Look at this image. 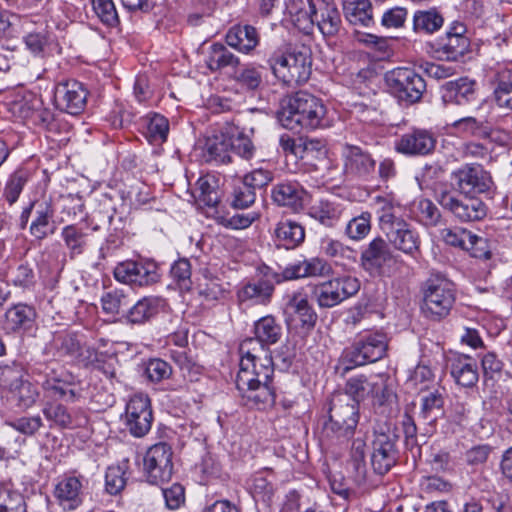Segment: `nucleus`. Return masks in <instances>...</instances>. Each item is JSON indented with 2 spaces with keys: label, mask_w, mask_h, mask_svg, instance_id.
Segmentation results:
<instances>
[{
  "label": "nucleus",
  "mask_w": 512,
  "mask_h": 512,
  "mask_svg": "<svg viewBox=\"0 0 512 512\" xmlns=\"http://www.w3.org/2000/svg\"><path fill=\"white\" fill-rule=\"evenodd\" d=\"M444 400L437 391L430 392L421 400V408L419 417L428 424H434L436 420L443 414Z\"/></svg>",
  "instance_id": "6e6d98bb"
},
{
  "label": "nucleus",
  "mask_w": 512,
  "mask_h": 512,
  "mask_svg": "<svg viewBox=\"0 0 512 512\" xmlns=\"http://www.w3.org/2000/svg\"><path fill=\"white\" fill-rule=\"evenodd\" d=\"M88 90L83 83L75 79L58 82L54 90L56 106L71 115L84 111L87 104Z\"/></svg>",
  "instance_id": "dca6fc26"
},
{
  "label": "nucleus",
  "mask_w": 512,
  "mask_h": 512,
  "mask_svg": "<svg viewBox=\"0 0 512 512\" xmlns=\"http://www.w3.org/2000/svg\"><path fill=\"white\" fill-rule=\"evenodd\" d=\"M0 512H26L24 497L11 482L0 484Z\"/></svg>",
  "instance_id": "8fccbe9b"
},
{
  "label": "nucleus",
  "mask_w": 512,
  "mask_h": 512,
  "mask_svg": "<svg viewBox=\"0 0 512 512\" xmlns=\"http://www.w3.org/2000/svg\"><path fill=\"white\" fill-rule=\"evenodd\" d=\"M92 8L98 19L108 27L119 23V16L113 0H92Z\"/></svg>",
  "instance_id": "e2e57ef3"
},
{
  "label": "nucleus",
  "mask_w": 512,
  "mask_h": 512,
  "mask_svg": "<svg viewBox=\"0 0 512 512\" xmlns=\"http://www.w3.org/2000/svg\"><path fill=\"white\" fill-rule=\"evenodd\" d=\"M228 46L242 54H250L259 44V34L253 26L236 25L228 30L225 36Z\"/></svg>",
  "instance_id": "72a5a7b5"
},
{
  "label": "nucleus",
  "mask_w": 512,
  "mask_h": 512,
  "mask_svg": "<svg viewBox=\"0 0 512 512\" xmlns=\"http://www.w3.org/2000/svg\"><path fill=\"white\" fill-rule=\"evenodd\" d=\"M87 234L76 225H67L61 230V237L69 250L70 257L80 255L86 247Z\"/></svg>",
  "instance_id": "4d7b16f0"
},
{
  "label": "nucleus",
  "mask_w": 512,
  "mask_h": 512,
  "mask_svg": "<svg viewBox=\"0 0 512 512\" xmlns=\"http://www.w3.org/2000/svg\"><path fill=\"white\" fill-rule=\"evenodd\" d=\"M125 420L127 429L134 437H143L150 431L153 415L147 395L138 393L130 398L126 405Z\"/></svg>",
  "instance_id": "f3484780"
},
{
  "label": "nucleus",
  "mask_w": 512,
  "mask_h": 512,
  "mask_svg": "<svg viewBox=\"0 0 512 512\" xmlns=\"http://www.w3.org/2000/svg\"><path fill=\"white\" fill-rule=\"evenodd\" d=\"M251 376L253 374H250V372H243L240 376H236V388L242 404L258 409L272 406L276 395L270 385L271 380H254Z\"/></svg>",
  "instance_id": "9b49d317"
},
{
  "label": "nucleus",
  "mask_w": 512,
  "mask_h": 512,
  "mask_svg": "<svg viewBox=\"0 0 512 512\" xmlns=\"http://www.w3.org/2000/svg\"><path fill=\"white\" fill-rule=\"evenodd\" d=\"M346 394L351 401L359 402L369 396L376 398L379 404H383L390 397V393L382 378L371 377L365 375H357L351 377L346 383Z\"/></svg>",
  "instance_id": "a211bd4d"
},
{
  "label": "nucleus",
  "mask_w": 512,
  "mask_h": 512,
  "mask_svg": "<svg viewBox=\"0 0 512 512\" xmlns=\"http://www.w3.org/2000/svg\"><path fill=\"white\" fill-rule=\"evenodd\" d=\"M193 196L199 205L215 207L221 199L216 176L211 174L201 176L196 182Z\"/></svg>",
  "instance_id": "a19ab883"
},
{
  "label": "nucleus",
  "mask_w": 512,
  "mask_h": 512,
  "mask_svg": "<svg viewBox=\"0 0 512 512\" xmlns=\"http://www.w3.org/2000/svg\"><path fill=\"white\" fill-rule=\"evenodd\" d=\"M332 273L331 265L323 258L311 257L287 265L281 274H274V280L281 283L300 278L327 277Z\"/></svg>",
  "instance_id": "6ab92c4d"
},
{
  "label": "nucleus",
  "mask_w": 512,
  "mask_h": 512,
  "mask_svg": "<svg viewBox=\"0 0 512 512\" xmlns=\"http://www.w3.org/2000/svg\"><path fill=\"white\" fill-rule=\"evenodd\" d=\"M115 279L131 287H147L160 281L161 275L156 262L152 260H126L114 268Z\"/></svg>",
  "instance_id": "9d476101"
},
{
  "label": "nucleus",
  "mask_w": 512,
  "mask_h": 512,
  "mask_svg": "<svg viewBox=\"0 0 512 512\" xmlns=\"http://www.w3.org/2000/svg\"><path fill=\"white\" fill-rule=\"evenodd\" d=\"M359 421V405L348 396L337 395L331 400L329 420L324 425L328 437H350Z\"/></svg>",
  "instance_id": "20e7f679"
},
{
  "label": "nucleus",
  "mask_w": 512,
  "mask_h": 512,
  "mask_svg": "<svg viewBox=\"0 0 512 512\" xmlns=\"http://www.w3.org/2000/svg\"><path fill=\"white\" fill-rule=\"evenodd\" d=\"M477 83L468 77L446 82L441 87V98L445 104L464 106L476 100Z\"/></svg>",
  "instance_id": "bb28decb"
},
{
  "label": "nucleus",
  "mask_w": 512,
  "mask_h": 512,
  "mask_svg": "<svg viewBox=\"0 0 512 512\" xmlns=\"http://www.w3.org/2000/svg\"><path fill=\"white\" fill-rule=\"evenodd\" d=\"M313 27L316 25L324 37L336 36L341 27L340 12L333 0H313Z\"/></svg>",
  "instance_id": "b1692460"
},
{
  "label": "nucleus",
  "mask_w": 512,
  "mask_h": 512,
  "mask_svg": "<svg viewBox=\"0 0 512 512\" xmlns=\"http://www.w3.org/2000/svg\"><path fill=\"white\" fill-rule=\"evenodd\" d=\"M173 452L169 444L160 442L151 446L144 457V470L152 484L167 482L173 474Z\"/></svg>",
  "instance_id": "2eb2a0df"
},
{
  "label": "nucleus",
  "mask_w": 512,
  "mask_h": 512,
  "mask_svg": "<svg viewBox=\"0 0 512 512\" xmlns=\"http://www.w3.org/2000/svg\"><path fill=\"white\" fill-rule=\"evenodd\" d=\"M24 380V371L18 364L0 366V386L8 392Z\"/></svg>",
  "instance_id": "774afa93"
},
{
  "label": "nucleus",
  "mask_w": 512,
  "mask_h": 512,
  "mask_svg": "<svg viewBox=\"0 0 512 512\" xmlns=\"http://www.w3.org/2000/svg\"><path fill=\"white\" fill-rule=\"evenodd\" d=\"M42 387L52 397L64 401L73 402L77 397L74 377L63 368H47Z\"/></svg>",
  "instance_id": "a878e982"
},
{
  "label": "nucleus",
  "mask_w": 512,
  "mask_h": 512,
  "mask_svg": "<svg viewBox=\"0 0 512 512\" xmlns=\"http://www.w3.org/2000/svg\"><path fill=\"white\" fill-rule=\"evenodd\" d=\"M386 82L395 97L405 104L420 101L426 89L424 79L406 67H398L387 73Z\"/></svg>",
  "instance_id": "0eeeda50"
},
{
  "label": "nucleus",
  "mask_w": 512,
  "mask_h": 512,
  "mask_svg": "<svg viewBox=\"0 0 512 512\" xmlns=\"http://www.w3.org/2000/svg\"><path fill=\"white\" fill-rule=\"evenodd\" d=\"M241 355L240 368L237 376L243 372L253 374L254 380H271L274 368L269 351L259 345L255 340L245 339L239 347Z\"/></svg>",
  "instance_id": "423d86ee"
},
{
  "label": "nucleus",
  "mask_w": 512,
  "mask_h": 512,
  "mask_svg": "<svg viewBox=\"0 0 512 512\" xmlns=\"http://www.w3.org/2000/svg\"><path fill=\"white\" fill-rule=\"evenodd\" d=\"M285 313L288 321L299 323L303 330L310 331L317 322V313L309 302L308 295L303 290L293 292L288 296Z\"/></svg>",
  "instance_id": "412c9836"
},
{
  "label": "nucleus",
  "mask_w": 512,
  "mask_h": 512,
  "mask_svg": "<svg viewBox=\"0 0 512 512\" xmlns=\"http://www.w3.org/2000/svg\"><path fill=\"white\" fill-rule=\"evenodd\" d=\"M54 209L47 203L36 206L35 216L30 224L29 232L37 240H43L55 232L53 224Z\"/></svg>",
  "instance_id": "58836bf2"
},
{
  "label": "nucleus",
  "mask_w": 512,
  "mask_h": 512,
  "mask_svg": "<svg viewBox=\"0 0 512 512\" xmlns=\"http://www.w3.org/2000/svg\"><path fill=\"white\" fill-rule=\"evenodd\" d=\"M143 135L149 143L160 145L167 140L169 121L163 115L150 113L141 119Z\"/></svg>",
  "instance_id": "ea45409f"
},
{
  "label": "nucleus",
  "mask_w": 512,
  "mask_h": 512,
  "mask_svg": "<svg viewBox=\"0 0 512 512\" xmlns=\"http://www.w3.org/2000/svg\"><path fill=\"white\" fill-rule=\"evenodd\" d=\"M262 66L246 65L235 74V81L249 90L257 89L262 83Z\"/></svg>",
  "instance_id": "0e129e2a"
},
{
  "label": "nucleus",
  "mask_w": 512,
  "mask_h": 512,
  "mask_svg": "<svg viewBox=\"0 0 512 512\" xmlns=\"http://www.w3.org/2000/svg\"><path fill=\"white\" fill-rule=\"evenodd\" d=\"M395 147L405 155H426L434 149L435 139L426 130L414 129L403 134L396 141Z\"/></svg>",
  "instance_id": "7c9ffc66"
},
{
  "label": "nucleus",
  "mask_w": 512,
  "mask_h": 512,
  "mask_svg": "<svg viewBox=\"0 0 512 512\" xmlns=\"http://www.w3.org/2000/svg\"><path fill=\"white\" fill-rule=\"evenodd\" d=\"M313 0H289L286 13L292 24L301 32L310 34L313 30Z\"/></svg>",
  "instance_id": "c9c22d12"
},
{
  "label": "nucleus",
  "mask_w": 512,
  "mask_h": 512,
  "mask_svg": "<svg viewBox=\"0 0 512 512\" xmlns=\"http://www.w3.org/2000/svg\"><path fill=\"white\" fill-rule=\"evenodd\" d=\"M493 97L498 106L503 99L512 93V65L499 67L492 78Z\"/></svg>",
  "instance_id": "603ef678"
},
{
  "label": "nucleus",
  "mask_w": 512,
  "mask_h": 512,
  "mask_svg": "<svg viewBox=\"0 0 512 512\" xmlns=\"http://www.w3.org/2000/svg\"><path fill=\"white\" fill-rule=\"evenodd\" d=\"M359 290L360 281L356 277L344 275L316 285L313 294L319 307L332 308L356 295Z\"/></svg>",
  "instance_id": "6e6552de"
},
{
  "label": "nucleus",
  "mask_w": 512,
  "mask_h": 512,
  "mask_svg": "<svg viewBox=\"0 0 512 512\" xmlns=\"http://www.w3.org/2000/svg\"><path fill=\"white\" fill-rule=\"evenodd\" d=\"M255 340L263 348L277 343L282 336V327L272 315H266L254 323Z\"/></svg>",
  "instance_id": "37998d69"
},
{
  "label": "nucleus",
  "mask_w": 512,
  "mask_h": 512,
  "mask_svg": "<svg viewBox=\"0 0 512 512\" xmlns=\"http://www.w3.org/2000/svg\"><path fill=\"white\" fill-rule=\"evenodd\" d=\"M42 413L51 423L50 427L76 429L84 427L88 423V417L83 410H69L62 404L46 403L42 409Z\"/></svg>",
  "instance_id": "393cba45"
},
{
  "label": "nucleus",
  "mask_w": 512,
  "mask_h": 512,
  "mask_svg": "<svg viewBox=\"0 0 512 512\" xmlns=\"http://www.w3.org/2000/svg\"><path fill=\"white\" fill-rule=\"evenodd\" d=\"M371 221V213L368 211L362 212L348 221L345 227V235L353 241L364 239L370 233Z\"/></svg>",
  "instance_id": "bf43d9fd"
},
{
  "label": "nucleus",
  "mask_w": 512,
  "mask_h": 512,
  "mask_svg": "<svg viewBox=\"0 0 512 512\" xmlns=\"http://www.w3.org/2000/svg\"><path fill=\"white\" fill-rule=\"evenodd\" d=\"M53 497L63 511L77 510L85 499L82 479L76 476L62 477L54 486Z\"/></svg>",
  "instance_id": "aec40b11"
},
{
  "label": "nucleus",
  "mask_w": 512,
  "mask_h": 512,
  "mask_svg": "<svg viewBox=\"0 0 512 512\" xmlns=\"http://www.w3.org/2000/svg\"><path fill=\"white\" fill-rule=\"evenodd\" d=\"M227 133L230 136L231 151L245 160L254 157L256 148L248 135L232 124H227Z\"/></svg>",
  "instance_id": "49530a36"
},
{
  "label": "nucleus",
  "mask_w": 512,
  "mask_h": 512,
  "mask_svg": "<svg viewBox=\"0 0 512 512\" xmlns=\"http://www.w3.org/2000/svg\"><path fill=\"white\" fill-rule=\"evenodd\" d=\"M32 306L18 303L6 310L1 319V328L7 334L21 333L32 329L36 320Z\"/></svg>",
  "instance_id": "cd10ccee"
},
{
  "label": "nucleus",
  "mask_w": 512,
  "mask_h": 512,
  "mask_svg": "<svg viewBox=\"0 0 512 512\" xmlns=\"http://www.w3.org/2000/svg\"><path fill=\"white\" fill-rule=\"evenodd\" d=\"M275 272L266 273L264 278L255 282L245 284L237 292L240 302H250L251 304L266 305L270 302L274 293V277Z\"/></svg>",
  "instance_id": "2f4dec72"
},
{
  "label": "nucleus",
  "mask_w": 512,
  "mask_h": 512,
  "mask_svg": "<svg viewBox=\"0 0 512 512\" xmlns=\"http://www.w3.org/2000/svg\"><path fill=\"white\" fill-rule=\"evenodd\" d=\"M326 107L316 96L300 91L284 99L277 113L279 123L286 129H316L323 126Z\"/></svg>",
  "instance_id": "f257e3e1"
},
{
  "label": "nucleus",
  "mask_w": 512,
  "mask_h": 512,
  "mask_svg": "<svg viewBox=\"0 0 512 512\" xmlns=\"http://www.w3.org/2000/svg\"><path fill=\"white\" fill-rule=\"evenodd\" d=\"M451 375L458 385L472 387L478 381L475 359L468 355H456L450 359Z\"/></svg>",
  "instance_id": "e433bc0d"
},
{
  "label": "nucleus",
  "mask_w": 512,
  "mask_h": 512,
  "mask_svg": "<svg viewBox=\"0 0 512 512\" xmlns=\"http://www.w3.org/2000/svg\"><path fill=\"white\" fill-rule=\"evenodd\" d=\"M444 23L442 15L436 9L416 11L413 16V30L432 34Z\"/></svg>",
  "instance_id": "3c124183"
},
{
  "label": "nucleus",
  "mask_w": 512,
  "mask_h": 512,
  "mask_svg": "<svg viewBox=\"0 0 512 512\" xmlns=\"http://www.w3.org/2000/svg\"><path fill=\"white\" fill-rule=\"evenodd\" d=\"M268 63L274 76L288 86L306 83L311 75V52L306 47L275 51Z\"/></svg>",
  "instance_id": "7ed1b4c3"
},
{
  "label": "nucleus",
  "mask_w": 512,
  "mask_h": 512,
  "mask_svg": "<svg viewBox=\"0 0 512 512\" xmlns=\"http://www.w3.org/2000/svg\"><path fill=\"white\" fill-rule=\"evenodd\" d=\"M129 303L128 297L122 290H113L105 293L101 297V305L104 313L110 315L119 314L122 307Z\"/></svg>",
  "instance_id": "338daca9"
},
{
  "label": "nucleus",
  "mask_w": 512,
  "mask_h": 512,
  "mask_svg": "<svg viewBox=\"0 0 512 512\" xmlns=\"http://www.w3.org/2000/svg\"><path fill=\"white\" fill-rule=\"evenodd\" d=\"M343 212L340 203L328 199H321L309 208L308 215L326 227H334Z\"/></svg>",
  "instance_id": "79ce46f5"
},
{
  "label": "nucleus",
  "mask_w": 512,
  "mask_h": 512,
  "mask_svg": "<svg viewBox=\"0 0 512 512\" xmlns=\"http://www.w3.org/2000/svg\"><path fill=\"white\" fill-rule=\"evenodd\" d=\"M31 176V171L25 167H19L9 175L3 196L10 205L18 200L24 186L30 180Z\"/></svg>",
  "instance_id": "de8ad7c7"
},
{
  "label": "nucleus",
  "mask_w": 512,
  "mask_h": 512,
  "mask_svg": "<svg viewBox=\"0 0 512 512\" xmlns=\"http://www.w3.org/2000/svg\"><path fill=\"white\" fill-rule=\"evenodd\" d=\"M391 251L382 238L373 239L362 252V260L371 266L380 267L391 259Z\"/></svg>",
  "instance_id": "864d4df0"
},
{
  "label": "nucleus",
  "mask_w": 512,
  "mask_h": 512,
  "mask_svg": "<svg viewBox=\"0 0 512 512\" xmlns=\"http://www.w3.org/2000/svg\"><path fill=\"white\" fill-rule=\"evenodd\" d=\"M457 190L464 195L483 194L492 190L491 174L478 164H465L451 173Z\"/></svg>",
  "instance_id": "4468645a"
},
{
  "label": "nucleus",
  "mask_w": 512,
  "mask_h": 512,
  "mask_svg": "<svg viewBox=\"0 0 512 512\" xmlns=\"http://www.w3.org/2000/svg\"><path fill=\"white\" fill-rule=\"evenodd\" d=\"M411 212L415 219L425 226H434L440 219V211L429 199L420 198L413 202Z\"/></svg>",
  "instance_id": "5fc2aeb1"
},
{
  "label": "nucleus",
  "mask_w": 512,
  "mask_h": 512,
  "mask_svg": "<svg viewBox=\"0 0 512 512\" xmlns=\"http://www.w3.org/2000/svg\"><path fill=\"white\" fill-rule=\"evenodd\" d=\"M320 248L327 257L334 259L336 263L344 260L355 261L356 259L354 249L333 238L322 239Z\"/></svg>",
  "instance_id": "13d9d810"
},
{
  "label": "nucleus",
  "mask_w": 512,
  "mask_h": 512,
  "mask_svg": "<svg viewBox=\"0 0 512 512\" xmlns=\"http://www.w3.org/2000/svg\"><path fill=\"white\" fill-rule=\"evenodd\" d=\"M341 155L344 171L348 175L367 178L375 170L376 162L372 155L359 146L345 144Z\"/></svg>",
  "instance_id": "5701e85b"
},
{
  "label": "nucleus",
  "mask_w": 512,
  "mask_h": 512,
  "mask_svg": "<svg viewBox=\"0 0 512 512\" xmlns=\"http://www.w3.org/2000/svg\"><path fill=\"white\" fill-rule=\"evenodd\" d=\"M454 302L455 289L452 282L442 277L427 280L422 309L430 318L440 320L446 317Z\"/></svg>",
  "instance_id": "39448f33"
},
{
  "label": "nucleus",
  "mask_w": 512,
  "mask_h": 512,
  "mask_svg": "<svg viewBox=\"0 0 512 512\" xmlns=\"http://www.w3.org/2000/svg\"><path fill=\"white\" fill-rule=\"evenodd\" d=\"M81 341L78 335L69 330L56 331L46 345V353L56 358H77L81 352Z\"/></svg>",
  "instance_id": "473e14b6"
},
{
  "label": "nucleus",
  "mask_w": 512,
  "mask_h": 512,
  "mask_svg": "<svg viewBox=\"0 0 512 512\" xmlns=\"http://www.w3.org/2000/svg\"><path fill=\"white\" fill-rule=\"evenodd\" d=\"M432 48L439 59L458 61L470 49L466 25L460 21L452 22L445 34L435 40Z\"/></svg>",
  "instance_id": "1a4fd4ad"
},
{
  "label": "nucleus",
  "mask_w": 512,
  "mask_h": 512,
  "mask_svg": "<svg viewBox=\"0 0 512 512\" xmlns=\"http://www.w3.org/2000/svg\"><path fill=\"white\" fill-rule=\"evenodd\" d=\"M9 394L15 405L22 410L33 407L40 396L37 386L27 379L13 387Z\"/></svg>",
  "instance_id": "a18cd8bd"
},
{
  "label": "nucleus",
  "mask_w": 512,
  "mask_h": 512,
  "mask_svg": "<svg viewBox=\"0 0 512 512\" xmlns=\"http://www.w3.org/2000/svg\"><path fill=\"white\" fill-rule=\"evenodd\" d=\"M437 201L444 210L461 222L481 220L487 213L485 204L476 197L458 196L445 191L438 196Z\"/></svg>",
  "instance_id": "ddd939ff"
},
{
  "label": "nucleus",
  "mask_w": 512,
  "mask_h": 512,
  "mask_svg": "<svg viewBox=\"0 0 512 512\" xmlns=\"http://www.w3.org/2000/svg\"><path fill=\"white\" fill-rule=\"evenodd\" d=\"M230 144V136H228L226 125L218 133H214L206 138L203 147L206 160L221 164L231 162Z\"/></svg>",
  "instance_id": "f704fd0d"
},
{
  "label": "nucleus",
  "mask_w": 512,
  "mask_h": 512,
  "mask_svg": "<svg viewBox=\"0 0 512 512\" xmlns=\"http://www.w3.org/2000/svg\"><path fill=\"white\" fill-rule=\"evenodd\" d=\"M454 132L461 136L487 137L488 132L483 122L474 117H464L451 124Z\"/></svg>",
  "instance_id": "680f3d73"
},
{
  "label": "nucleus",
  "mask_w": 512,
  "mask_h": 512,
  "mask_svg": "<svg viewBox=\"0 0 512 512\" xmlns=\"http://www.w3.org/2000/svg\"><path fill=\"white\" fill-rule=\"evenodd\" d=\"M6 425L23 435L34 436L44 426V422L40 415H32L8 421Z\"/></svg>",
  "instance_id": "69168bd1"
},
{
  "label": "nucleus",
  "mask_w": 512,
  "mask_h": 512,
  "mask_svg": "<svg viewBox=\"0 0 512 512\" xmlns=\"http://www.w3.org/2000/svg\"><path fill=\"white\" fill-rule=\"evenodd\" d=\"M272 238L277 247L295 249L305 240V228L295 220L282 218L275 224Z\"/></svg>",
  "instance_id": "c756f323"
},
{
  "label": "nucleus",
  "mask_w": 512,
  "mask_h": 512,
  "mask_svg": "<svg viewBox=\"0 0 512 512\" xmlns=\"http://www.w3.org/2000/svg\"><path fill=\"white\" fill-rule=\"evenodd\" d=\"M164 306V300L157 296H146L138 300L127 312L131 324H143L157 315Z\"/></svg>",
  "instance_id": "4c0bfd02"
},
{
  "label": "nucleus",
  "mask_w": 512,
  "mask_h": 512,
  "mask_svg": "<svg viewBox=\"0 0 512 512\" xmlns=\"http://www.w3.org/2000/svg\"><path fill=\"white\" fill-rule=\"evenodd\" d=\"M388 338L381 331L365 330L357 334L351 347L345 349L335 370L344 376L352 369L382 359L387 352Z\"/></svg>",
  "instance_id": "f03ea898"
},
{
  "label": "nucleus",
  "mask_w": 512,
  "mask_h": 512,
  "mask_svg": "<svg viewBox=\"0 0 512 512\" xmlns=\"http://www.w3.org/2000/svg\"><path fill=\"white\" fill-rule=\"evenodd\" d=\"M260 218V213L251 211L248 213H236L234 215H218L217 224L233 230L246 229Z\"/></svg>",
  "instance_id": "052dcab7"
},
{
  "label": "nucleus",
  "mask_w": 512,
  "mask_h": 512,
  "mask_svg": "<svg viewBox=\"0 0 512 512\" xmlns=\"http://www.w3.org/2000/svg\"><path fill=\"white\" fill-rule=\"evenodd\" d=\"M307 191L297 181H281L271 188V199L279 207L299 212L303 209Z\"/></svg>",
  "instance_id": "4be33fe9"
},
{
  "label": "nucleus",
  "mask_w": 512,
  "mask_h": 512,
  "mask_svg": "<svg viewBox=\"0 0 512 512\" xmlns=\"http://www.w3.org/2000/svg\"><path fill=\"white\" fill-rule=\"evenodd\" d=\"M205 63L211 72H217L224 68L237 67L240 64V59L223 44L213 43L209 47Z\"/></svg>",
  "instance_id": "c03bdc74"
},
{
  "label": "nucleus",
  "mask_w": 512,
  "mask_h": 512,
  "mask_svg": "<svg viewBox=\"0 0 512 512\" xmlns=\"http://www.w3.org/2000/svg\"><path fill=\"white\" fill-rule=\"evenodd\" d=\"M373 451L371 464L379 475L386 474L396 463L397 450L394 441L389 435L381 433L375 435L372 443Z\"/></svg>",
  "instance_id": "c85d7f7f"
},
{
  "label": "nucleus",
  "mask_w": 512,
  "mask_h": 512,
  "mask_svg": "<svg viewBox=\"0 0 512 512\" xmlns=\"http://www.w3.org/2000/svg\"><path fill=\"white\" fill-rule=\"evenodd\" d=\"M346 19L353 25L368 26L372 22V5L369 0H355L344 4Z\"/></svg>",
  "instance_id": "09e8293b"
},
{
  "label": "nucleus",
  "mask_w": 512,
  "mask_h": 512,
  "mask_svg": "<svg viewBox=\"0 0 512 512\" xmlns=\"http://www.w3.org/2000/svg\"><path fill=\"white\" fill-rule=\"evenodd\" d=\"M381 229L387 236L389 242L397 250L411 256L419 252V234L403 218H393L391 215H386L382 220Z\"/></svg>",
  "instance_id": "f8f14e48"
}]
</instances>
